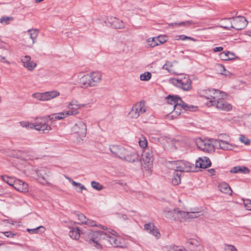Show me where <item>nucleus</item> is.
Returning a JSON list of instances; mask_svg holds the SVG:
<instances>
[{"mask_svg": "<svg viewBox=\"0 0 251 251\" xmlns=\"http://www.w3.org/2000/svg\"><path fill=\"white\" fill-rule=\"evenodd\" d=\"M219 57L223 61L238 60V57L233 53L228 51L220 53Z\"/></svg>", "mask_w": 251, "mask_h": 251, "instance_id": "nucleus-25", "label": "nucleus"}, {"mask_svg": "<svg viewBox=\"0 0 251 251\" xmlns=\"http://www.w3.org/2000/svg\"><path fill=\"white\" fill-rule=\"evenodd\" d=\"M226 251H237V250L232 246H230L226 250Z\"/></svg>", "mask_w": 251, "mask_h": 251, "instance_id": "nucleus-61", "label": "nucleus"}, {"mask_svg": "<svg viewBox=\"0 0 251 251\" xmlns=\"http://www.w3.org/2000/svg\"><path fill=\"white\" fill-rule=\"evenodd\" d=\"M77 217L78 220L80 221V224H84L85 222L86 221L87 218V217L84 215L82 213H78L77 214Z\"/></svg>", "mask_w": 251, "mask_h": 251, "instance_id": "nucleus-53", "label": "nucleus"}, {"mask_svg": "<svg viewBox=\"0 0 251 251\" xmlns=\"http://www.w3.org/2000/svg\"><path fill=\"white\" fill-rule=\"evenodd\" d=\"M85 225H87L89 226H98L103 229V230H107V228L103 226H101L100 225H97L96 222L94 220L89 219L87 218L86 221L85 222Z\"/></svg>", "mask_w": 251, "mask_h": 251, "instance_id": "nucleus-36", "label": "nucleus"}, {"mask_svg": "<svg viewBox=\"0 0 251 251\" xmlns=\"http://www.w3.org/2000/svg\"><path fill=\"white\" fill-rule=\"evenodd\" d=\"M208 172L211 175H214L215 174V170L213 169H210L208 170Z\"/></svg>", "mask_w": 251, "mask_h": 251, "instance_id": "nucleus-62", "label": "nucleus"}, {"mask_svg": "<svg viewBox=\"0 0 251 251\" xmlns=\"http://www.w3.org/2000/svg\"><path fill=\"white\" fill-rule=\"evenodd\" d=\"M13 20V18L12 17L3 16L0 19V23L3 25H8L10 21Z\"/></svg>", "mask_w": 251, "mask_h": 251, "instance_id": "nucleus-46", "label": "nucleus"}, {"mask_svg": "<svg viewBox=\"0 0 251 251\" xmlns=\"http://www.w3.org/2000/svg\"><path fill=\"white\" fill-rule=\"evenodd\" d=\"M73 31V30H71L62 32L63 38L65 39L72 38L74 34V32Z\"/></svg>", "mask_w": 251, "mask_h": 251, "instance_id": "nucleus-52", "label": "nucleus"}, {"mask_svg": "<svg viewBox=\"0 0 251 251\" xmlns=\"http://www.w3.org/2000/svg\"><path fill=\"white\" fill-rule=\"evenodd\" d=\"M1 178L4 182L7 183L8 185L12 186L13 187L15 179H14V178H13L9 177V176H2Z\"/></svg>", "mask_w": 251, "mask_h": 251, "instance_id": "nucleus-42", "label": "nucleus"}, {"mask_svg": "<svg viewBox=\"0 0 251 251\" xmlns=\"http://www.w3.org/2000/svg\"><path fill=\"white\" fill-rule=\"evenodd\" d=\"M158 141L164 149L172 151L177 149L176 145L178 144L175 140L166 136L160 137L158 138Z\"/></svg>", "mask_w": 251, "mask_h": 251, "instance_id": "nucleus-12", "label": "nucleus"}, {"mask_svg": "<svg viewBox=\"0 0 251 251\" xmlns=\"http://www.w3.org/2000/svg\"><path fill=\"white\" fill-rule=\"evenodd\" d=\"M43 228V226H40L36 228H34V229H27V230L30 232H32L33 233H36L37 232V230H38L39 228Z\"/></svg>", "mask_w": 251, "mask_h": 251, "instance_id": "nucleus-60", "label": "nucleus"}, {"mask_svg": "<svg viewBox=\"0 0 251 251\" xmlns=\"http://www.w3.org/2000/svg\"><path fill=\"white\" fill-rule=\"evenodd\" d=\"M37 64H23V66L29 71H33L36 67Z\"/></svg>", "mask_w": 251, "mask_h": 251, "instance_id": "nucleus-50", "label": "nucleus"}, {"mask_svg": "<svg viewBox=\"0 0 251 251\" xmlns=\"http://www.w3.org/2000/svg\"><path fill=\"white\" fill-rule=\"evenodd\" d=\"M69 236L74 240H78L80 236V231L78 227H70Z\"/></svg>", "mask_w": 251, "mask_h": 251, "instance_id": "nucleus-30", "label": "nucleus"}, {"mask_svg": "<svg viewBox=\"0 0 251 251\" xmlns=\"http://www.w3.org/2000/svg\"><path fill=\"white\" fill-rule=\"evenodd\" d=\"M86 104H81L77 100H72L67 103V108L66 110L69 116H75L79 113V109L86 106Z\"/></svg>", "mask_w": 251, "mask_h": 251, "instance_id": "nucleus-11", "label": "nucleus"}, {"mask_svg": "<svg viewBox=\"0 0 251 251\" xmlns=\"http://www.w3.org/2000/svg\"><path fill=\"white\" fill-rule=\"evenodd\" d=\"M109 238V232L104 231H89L85 234V239L90 245L100 249V241L102 239Z\"/></svg>", "mask_w": 251, "mask_h": 251, "instance_id": "nucleus-4", "label": "nucleus"}, {"mask_svg": "<svg viewBox=\"0 0 251 251\" xmlns=\"http://www.w3.org/2000/svg\"><path fill=\"white\" fill-rule=\"evenodd\" d=\"M214 144L216 147L224 151L232 150L235 147V145H232L228 141L220 139L214 140Z\"/></svg>", "mask_w": 251, "mask_h": 251, "instance_id": "nucleus-17", "label": "nucleus"}, {"mask_svg": "<svg viewBox=\"0 0 251 251\" xmlns=\"http://www.w3.org/2000/svg\"><path fill=\"white\" fill-rule=\"evenodd\" d=\"M4 235L7 237L13 238L15 234L11 232V231H6L3 232Z\"/></svg>", "mask_w": 251, "mask_h": 251, "instance_id": "nucleus-56", "label": "nucleus"}, {"mask_svg": "<svg viewBox=\"0 0 251 251\" xmlns=\"http://www.w3.org/2000/svg\"><path fill=\"white\" fill-rule=\"evenodd\" d=\"M75 189L76 190V191L78 192V193H81L82 192L83 190H86V187L84 186V185H83V187L84 188H82L81 189H79V186L78 185H75Z\"/></svg>", "mask_w": 251, "mask_h": 251, "instance_id": "nucleus-57", "label": "nucleus"}, {"mask_svg": "<svg viewBox=\"0 0 251 251\" xmlns=\"http://www.w3.org/2000/svg\"><path fill=\"white\" fill-rule=\"evenodd\" d=\"M187 213L188 214V215L187 216V220L189 218H196L201 215V212L197 211L187 212Z\"/></svg>", "mask_w": 251, "mask_h": 251, "instance_id": "nucleus-43", "label": "nucleus"}, {"mask_svg": "<svg viewBox=\"0 0 251 251\" xmlns=\"http://www.w3.org/2000/svg\"><path fill=\"white\" fill-rule=\"evenodd\" d=\"M65 178L67 179H68L72 183V184L73 186L78 185L79 186L80 189L84 188L83 185L81 183L75 182V181L72 180L71 178H70L69 177H68L67 176H65Z\"/></svg>", "mask_w": 251, "mask_h": 251, "instance_id": "nucleus-51", "label": "nucleus"}, {"mask_svg": "<svg viewBox=\"0 0 251 251\" xmlns=\"http://www.w3.org/2000/svg\"><path fill=\"white\" fill-rule=\"evenodd\" d=\"M153 160V152L151 150L147 149L144 150L141 159V163L144 170L151 173L152 168Z\"/></svg>", "mask_w": 251, "mask_h": 251, "instance_id": "nucleus-7", "label": "nucleus"}, {"mask_svg": "<svg viewBox=\"0 0 251 251\" xmlns=\"http://www.w3.org/2000/svg\"><path fill=\"white\" fill-rule=\"evenodd\" d=\"M167 251H188L185 248L180 246H177L176 245H170L167 246Z\"/></svg>", "mask_w": 251, "mask_h": 251, "instance_id": "nucleus-37", "label": "nucleus"}, {"mask_svg": "<svg viewBox=\"0 0 251 251\" xmlns=\"http://www.w3.org/2000/svg\"><path fill=\"white\" fill-rule=\"evenodd\" d=\"M211 166V162L210 159L207 157H200L198 160L196 161L195 167L204 169Z\"/></svg>", "mask_w": 251, "mask_h": 251, "instance_id": "nucleus-23", "label": "nucleus"}, {"mask_svg": "<svg viewBox=\"0 0 251 251\" xmlns=\"http://www.w3.org/2000/svg\"><path fill=\"white\" fill-rule=\"evenodd\" d=\"M194 24V23L192 21H187L185 22H179V23H172L171 25L174 26H189L192 25Z\"/></svg>", "mask_w": 251, "mask_h": 251, "instance_id": "nucleus-38", "label": "nucleus"}, {"mask_svg": "<svg viewBox=\"0 0 251 251\" xmlns=\"http://www.w3.org/2000/svg\"><path fill=\"white\" fill-rule=\"evenodd\" d=\"M20 126L23 127L33 129L34 128L33 123L28 121H21L19 123Z\"/></svg>", "mask_w": 251, "mask_h": 251, "instance_id": "nucleus-44", "label": "nucleus"}, {"mask_svg": "<svg viewBox=\"0 0 251 251\" xmlns=\"http://www.w3.org/2000/svg\"><path fill=\"white\" fill-rule=\"evenodd\" d=\"M223 50V48L222 47H215L213 49V51L214 52H220V51H222Z\"/></svg>", "mask_w": 251, "mask_h": 251, "instance_id": "nucleus-59", "label": "nucleus"}, {"mask_svg": "<svg viewBox=\"0 0 251 251\" xmlns=\"http://www.w3.org/2000/svg\"><path fill=\"white\" fill-rule=\"evenodd\" d=\"M13 187L22 193H26L28 191V184L18 179H15Z\"/></svg>", "mask_w": 251, "mask_h": 251, "instance_id": "nucleus-21", "label": "nucleus"}, {"mask_svg": "<svg viewBox=\"0 0 251 251\" xmlns=\"http://www.w3.org/2000/svg\"><path fill=\"white\" fill-rule=\"evenodd\" d=\"M111 152L113 156L129 162L137 161L139 159V155L136 153L126 150L123 147L118 145L112 146Z\"/></svg>", "mask_w": 251, "mask_h": 251, "instance_id": "nucleus-3", "label": "nucleus"}, {"mask_svg": "<svg viewBox=\"0 0 251 251\" xmlns=\"http://www.w3.org/2000/svg\"><path fill=\"white\" fill-rule=\"evenodd\" d=\"M214 69L217 74L225 76H228L230 75V72L226 69L222 64H216Z\"/></svg>", "mask_w": 251, "mask_h": 251, "instance_id": "nucleus-28", "label": "nucleus"}, {"mask_svg": "<svg viewBox=\"0 0 251 251\" xmlns=\"http://www.w3.org/2000/svg\"><path fill=\"white\" fill-rule=\"evenodd\" d=\"M168 82L176 87L184 91H190L192 88V80L189 75L186 74L178 75L176 77L170 78Z\"/></svg>", "mask_w": 251, "mask_h": 251, "instance_id": "nucleus-5", "label": "nucleus"}, {"mask_svg": "<svg viewBox=\"0 0 251 251\" xmlns=\"http://www.w3.org/2000/svg\"><path fill=\"white\" fill-rule=\"evenodd\" d=\"M226 22L228 23V25H221V27L225 29L233 28L236 30H241L245 28L247 25V21L244 17L238 16L231 19H228Z\"/></svg>", "mask_w": 251, "mask_h": 251, "instance_id": "nucleus-6", "label": "nucleus"}, {"mask_svg": "<svg viewBox=\"0 0 251 251\" xmlns=\"http://www.w3.org/2000/svg\"><path fill=\"white\" fill-rule=\"evenodd\" d=\"M176 171L183 172H192L195 170L194 164L185 160H180L177 161L176 163Z\"/></svg>", "mask_w": 251, "mask_h": 251, "instance_id": "nucleus-16", "label": "nucleus"}, {"mask_svg": "<svg viewBox=\"0 0 251 251\" xmlns=\"http://www.w3.org/2000/svg\"><path fill=\"white\" fill-rule=\"evenodd\" d=\"M163 69L167 70L169 73L178 75L181 72L180 67L177 64H164Z\"/></svg>", "mask_w": 251, "mask_h": 251, "instance_id": "nucleus-22", "label": "nucleus"}, {"mask_svg": "<svg viewBox=\"0 0 251 251\" xmlns=\"http://www.w3.org/2000/svg\"><path fill=\"white\" fill-rule=\"evenodd\" d=\"M230 172L231 173H243L248 174L250 172V170L245 166H238L232 168Z\"/></svg>", "mask_w": 251, "mask_h": 251, "instance_id": "nucleus-31", "label": "nucleus"}, {"mask_svg": "<svg viewBox=\"0 0 251 251\" xmlns=\"http://www.w3.org/2000/svg\"><path fill=\"white\" fill-rule=\"evenodd\" d=\"M175 211L176 209H173L172 210L170 211H165L164 212L165 216L166 218L168 219L175 220V214H174V213L175 212Z\"/></svg>", "mask_w": 251, "mask_h": 251, "instance_id": "nucleus-47", "label": "nucleus"}, {"mask_svg": "<svg viewBox=\"0 0 251 251\" xmlns=\"http://www.w3.org/2000/svg\"><path fill=\"white\" fill-rule=\"evenodd\" d=\"M31 59V58L28 55H25L21 59L22 63H28Z\"/></svg>", "mask_w": 251, "mask_h": 251, "instance_id": "nucleus-55", "label": "nucleus"}, {"mask_svg": "<svg viewBox=\"0 0 251 251\" xmlns=\"http://www.w3.org/2000/svg\"><path fill=\"white\" fill-rule=\"evenodd\" d=\"M91 77L93 80L94 84L95 86L98 85V84L100 83L101 80V74L100 72L98 71H94L91 72Z\"/></svg>", "mask_w": 251, "mask_h": 251, "instance_id": "nucleus-32", "label": "nucleus"}, {"mask_svg": "<svg viewBox=\"0 0 251 251\" xmlns=\"http://www.w3.org/2000/svg\"><path fill=\"white\" fill-rule=\"evenodd\" d=\"M138 143L139 146L143 149H145L147 147L148 141L146 138L144 136H142L139 138Z\"/></svg>", "mask_w": 251, "mask_h": 251, "instance_id": "nucleus-41", "label": "nucleus"}, {"mask_svg": "<svg viewBox=\"0 0 251 251\" xmlns=\"http://www.w3.org/2000/svg\"><path fill=\"white\" fill-rule=\"evenodd\" d=\"M79 83L86 88L95 87L91 73L83 75L80 78Z\"/></svg>", "mask_w": 251, "mask_h": 251, "instance_id": "nucleus-19", "label": "nucleus"}, {"mask_svg": "<svg viewBox=\"0 0 251 251\" xmlns=\"http://www.w3.org/2000/svg\"><path fill=\"white\" fill-rule=\"evenodd\" d=\"M244 205L248 210H251V200H246L244 201Z\"/></svg>", "mask_w": 251, "mask_h": 251, "instance_id": "nucleus-54", "label": "nucleus"}, {"mask_svg": "<svg viewBox=\"0 0 251 251\" xmlns=\"http://www.w3.org/2000/svg\"><path fill=\"white\" fill-rule=\"evenodd\" d=\"M147 107L144 101H140L134 104L128 113V117L132 119H137L141 114L146 112Z\"/></svg>", "mask_w": 251, "mask_h": 251, "instance_id": "nucleus-10", "label": "nucleus"}, {"mask_svg": "<svg viewBox=\"0 0 251 251\" xmlns=\"http://www.w3.org/2000/svg\"><path fill=\"white\" fill-rule=\"evenodd\" d=\"M29 171L31 175L34 176L35 175H36L37 179L40 177L45 181L46 184H50L46 179V177L50 175V170L49 169L42 167L35 169L32 167Z\"/></svg>", "mask_w": 251, "mask_h": 251, "instance_id": "nucleus-13", "label": "nucleus"}, {"mask_svg": "<svg viewBox=\"0 0 251 251\" xmlns=\"http://www.w3.org/2000/svg\"><path fill=\"white\" fill-rule=\"evenodd\" d=\"M248 123L249 125L251 126V116L249 117L248 118Z\"/></svg>", "mask_w": 251, "mask_h": 251, "instance_id": "nucleus-64", "label": "nucleus"}, {"mask_svg": "<svg viewBox=\"0 0 251 251\" xmlns=\"http://www.w3.org/2000/svg\"><path fill=\"white\" fill-rule=\"evenodd\" d=\"M144 229L148 233L154 236L156 238L158 239L160 237V233L158 228L153 223H150L144 225Z\"/></svg>", "mask_w": 251, "mask_h": 251, "instance_id": "nucleus-20", "label": "nucleus"}, {"mask_svg": "<svg viewBox=\"0 0 251 251\" xmlns=\"http://www.w3.org/2000/svg\"><path fill=\"white\" fill-rule=\"evenodd\" d=\"M123 239L115 231L111 230V245L114 247L123 248Z\"/></svg>", "mask_w": 251, "mask_h": 251, "instance_id": "nucleus-18", "label": "nucleus"}, {"mask_svg": "<svg viewBox=\"0 0 251 251\" xmlns=\"http://www.w3.org/2000/svg\"><path fill=\"white\" fill-rule=\"evenodd\" d=\"M219 190L226 194L232 195V191L229 185L225 182L220 183L218 185Z\"/></svg>", "mask_w": 251, "mask_h": 251, "instance_id": "nucleus-29", "label": "nucleus"}, {"mask_svg": "<svg viewBox=\"0 0 251 251\" xmlns=\"http://www.w3.org/2000/svg\"><path fill=\"white\" fill-rule=\"evenodd\" d=\"M111 26L115 29H122L125 27V24L122 20L114 17L111 18Z\"/></svg>", "mask_w": 251, "mask_h": 251, "instance_id": "nucleus-27", "label": "nucleus"}, {"mask_svg": "<svg viewBox=\"0 0 251 251\" xmlns=\"http://www.w3.org/2000/svg\"><path fill=\"white\" fill-rule=\"evenodd\" d=\"M91 185L94 189L98 191H100L103 188V186L99 182L95 181L91 182Z\"/></svg>", "mask_w": 251, "mask_h": 251, "instance_id": "nucleus-49", "label": "nucleus"}, {"mask_svg": "<svg viewBox=\"0 0 251 251\" xmlns=\"http://www.w3.org/2000/svg\"><path fill=\"white\" fill-rule=\"evenodd\" d=\"M49 120L52 121H55L57 120H63L65 118L69 117L68 112H67L66 110H64L59 113L51 114L50 115H49Z\"/></svg>", "mask_w": 251, "mask_h": 251, "instance_id": "nucleus-24", "label": "nucleus"}, {"mask_svg": "<svg viewBox=\"0 0 251 251\" xmlns=\"http://www.w3.org/2000/svg\"><path fill=\"white\" fill-rule=\"evenodd\" d=\"M217 27V26H209V27H208L207 28H204V29H214L215 27Z\"/></svg>", "mask_w": 251, "mask_h": 251, "instance_id": "nucleus-63", "label": "nucleus"}, {"mask_svg": "<svg viewBox=\"0 0 251 251\" xmlns=\"http://www.w3.org/2000/svg\"><path fill=\"white\" fill-rule=\"evenodd\" d=\"M60 95V93L59 91L57 90H52L43 93H34L32 94V97L38 100L47 101L58 97Z\"/></svg>", "mask_w": 251, "mask_h": 251, "instance_id": "nucleus-8", "label": "nucleus"}, {"mask_svg": "<svg viewBox=\"0 0 251 251\" xmlns=\"http://www.w3.org/2000/svg\"><path fill=\"white\" fill-rule=\"evenodd\" d=\"M167 104L168 107H171V112L167 117L170 119L176 118L182 112V109L185 111H196L197 107L192 105H188L182 101L181 99L177 96L168 95L166 98Z\"/></svg>", "mask_w": 251, "mask_h": 251, "instance_id": "nucleus-2", "label": "nucleus"}, {"mask_svg": "<svg viewBox=\"0 0 251 251\" xmlns=\"http://www.w3.org/2000/svg\"><path fill=\"white\" fill-rule=\"evenodd\" d=\"M174 214L175 216L174 220L176 221L181 222L187 220V216L188 215L187 212L176 209Z\"/></svg>", "mask_w": 251, "mask_h": 251, "instance_id": "nucleus-26", "label": "nucleus"}, {"mask_svg": "<svg viewBox=\"0 0 251 251\" xmlns=\"http://www.w3.org/2000/svg\"><path fill=\"white\" fill-rule=\"evenodd\" d=\"M114 215H118V217L121 219H123V220H127V217L126 215H123V214H118V213H114L113 214Z\"/></svg>", "mask_w": 251, "mask_h": 251, "instance_id": "nucleus-58", "label": "nucleus"}, {"mask_svg": "<svg viewBox=\"0 0 251 251\" xmlns=\"http://www.w3.org/2000/svg\"><path fill=\"white\" fill-rule=\"evenodd\" d=\"M73 134H76L81 140L86 134V125L82 122L79 121L75 124L71 128Z\"/></svg>", "mask_w": 251, "mask_h": 251, "instance_id": "nucleus-15", "label": "nucleus"}, {"mask_svg": "<svg viewBox=\"0 0 251 251\" xmlns=\"http://www.w3.org/2000/svg\"><path fill=\"white\" fill-rule=\"evenodd\" d=\"M239 141L245 145H249L250 144V140L244 135L241 134L239 137Z\"/></svg>", "mask_w": 251, "mask_h": 251, "instance_id": "nucleus-48", "label": "nucleus"}, {"mask_svg": "<svg viewBox=\"0 0 251 251\" xmlns=\"http://www.w3.org/2000/svg\"><path fill=\"white\" fill-rule=\"evenodd\" d=\"M151 77V74L150 72H145L140 75V78L142 81H148Z\"/></svg>", "mask_w": 251, "mask_h": 251, "instance_id": "nucleus-45", "label": "nucleus"}, {"mask_svg": "<svg viewBox=\"0 0 251 251\" xmlns=\"http://www.w3.org/2000/svg\"><path fill=\"white\" fill-rule=\"evenodd\" d=\"M49 120V116L36 117L33 123L34 128L38 131H42L44 133H48L51 130V127L46 122Z\"/></svg>", "mask_w": 251, "mask_h": 251, "instance_id": "nucleus-9", "label": "nucleus"}, {"mask_svg": "<svg viewBox=\"0 0 251 251\" xmlns=\"http://www.w3.org/2000/svg\"><path fill=\"white\" fill-rule=\"evenodd\" d=\"M202 96L208 100L206 104L208 107L215 105L218 109L226 112L232 110L231 104L224 100L226 97L224 92L218 90L207 89L203 91Z\"/></svg>", "mask_w": 251, "mask_h": 251, "instance_id": "nucleus-1", "label": "nucleus"}, {"mask_svg": "<svg viewBox=\"0 0 251 251\" xmlns=\"http://www.w3.org/2000/svg\"><path fill=\"white\" fill-rule=\"evenodd\" d=\"M146 46L148 48H153L159 46L158 41L156 37H149L146 40Z\"/></svg>", "mask_w": 251, "mask_h": 251, "instance_id": "nucleus-33", "label": "nucleus"}, {"mask_svg": "<svg viewBox=\"0 0 251 251\" xmlns=\"http://www.w3.org/2000/svg\"><path fill=\"white\" fill-rule=\"evenodd\" d=\"M175 39L176 40L185 41L186 40H189L194 42L196 41V40L195 38L184 35H176L175 36Z\"/></svg>", "mask_w": 251, "mask_h": 251, "instance_id": "nucleus-40", "label": "nucleus"}, {"mask_svg": "<svg viewBox=\"0 0 251 251\" xmlns=\"http://www.w3.org/2000/svg\"><path fill=\"white\" fill-rule=\"evenodd\" d=\"M180 182V173L175 170L172 179V183L174 185H177L179 184Z\"/></svg>", "mask_w": 251, "mask_h": 251, "instance_id": "nucleus-35", "label": "nucleus"}, {"mask_svg": "<svg viewBox=\"0 0 251 251\" xmlns=\"http://www.w3.org/2000/svg\"><path fill=\"white\" fill-rule=\"evenodd\" d=\"M196 144L198 147L204 151L211 152L215 150L214 140L200 139L197 141Z\"/></svg>", "mask_w": 251, "mask_h": 251, "instance_id": "nucleus-14", "label": "nucleus"}, {"mask_svg": "<svg viewBox=\"0 0 251 251\" xmlns=\"http://www.w3.org/2000/svg\"><path fill=\"white\" fill-rule=\"evenodd\" d=\"M27 32L30 39L32 40L31 46H30L31 47L35 43V40L38 36L39 31L37 29H30L28 30Z\"/></svg>", "mask_w": 251, "mask_h": 251, "instance_id": "nucleus-34", "label": "nucleus"}, {"mask_svg": "<svg viewBox=\"0 0 251 251\" xmlns=\"http://www.w3.org/2000/svg\"><path fill=\"white\" fill-rule=\"evenodd\" d=\"M156 37L158 41L159 46L164 44L168 40V37L166 35H160Z\"/></svg>", "mask_w": 251, "mask_h": 251, "instance_id": "nucleus-39", "label": "nucleus"}]
</instances>
